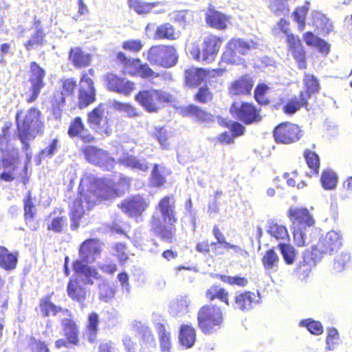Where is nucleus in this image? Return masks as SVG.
<instances>
[{"instance_id": "50", "label": "nucleus", "mask_w": 352, "mask_h": 352, "mask_svg": "<svg viewBox=\"0 0 352 352\" xmlns=\"http://www.w3.org/2000/svg\"><path fill=\"white\" fill-rule=\"evenodd\" d=\"M320 181L324 189L333 190L336 186L338 178L333 171L327 170L322 173Z\"/></svg>"}, {"instance_id": "19", "label": "nucleus", "mask_w": 352, "mask_h": 352, "mask_svg": "<svg viewBox=\"0 0 352 352\" xmlns=\"http://www.w3.org/2000/svg\"><path fill=\"white\" fill-rule=\"evenodd\" d=\"M105 82L107 88L115 92L129 95L134 89V83L122 78L113 74H107L105 76Z\"/></svg>"}, {"instance_id": "16", "label": "nucleus", "mask_w": 352, "mask_h": 352, "mask_svg": "<svg viewBox=\"0 0 352 352\" xmlns=\"http://www.w3.org/2000/svg\"><path fill=\"white\" fill-rule=\"evenodd\" d=\"M96 91L92 80L87 74L80 79L78 95L79 107L82 109L95 101Z\"/></svg>"}, {"instance_id": "27", "label": "nucleus", "mask_w": 352, "mask_h": 352, "mask_svg": "<svg viewBox=\"0 0 352 352\" xmlns=\"http://www.w3.org/2000/svg\"><path fill=\"white\" fill-rule=\"evenodd\" d=\"M67 295L73 300L83 305L86 300L87 292L86 289L80 284L78 279L70 280L67 287Z\"/></svg>"}, {"instance_id": "17", "label": "nucleus", "mask_w": 352, "mask_h": 352, "mask_svg": "<svg viewBox=\"0 0 352 352\" xmlns=\"http://www.w3.org/2000/svg\"><path fill=\"white\" fill-rule=\"evenodd\" d=\"M220 38L210 35L204 39L201 50V62L210 63L214 60L221 45Z\"/></svg>"}, {"instance_id": "40", "label": "nucleus", "mask_w": 352, "mask_h": 352, "mask_svg": "<svg viewBox=\"0 0 352 352\" xmlns=\"http://www.w3.org/2000/svg\"><path fill=\"white\" fill-rule=\"evenodd\" d=\"M262 263L264 268L269 272L272 273L278 270L279 257L274 250H270L266 252L262 258Z\"/></svg>"}, {"instance_id": "35", "label": "nucleus", "mask_w": 352, "mask_h": 352, "mask_svg": "<svg viewBox=\"0 0 352 352\" xmlns=\"http://www.w3.org/2000/svg\"><path fill=\"white\" fill-rule=\"evenodd\" d=\"M170 174V170L165 167L155 164L151 175V183L154 187H160L166 182V175Z\"/></svg>"}, {"instance_id": "20", "label": "nucleus", "mask_w": 352, "mask_h": 352, "mask_svg": "<svg viewBox=\"0 0 352 352\" xmlns=\"http://www.w3.org/2000/svg\"><path fill=\"white\" fill-rule=\"evenodd\" d=\"M148 207V204L145 199L140 196H133L125 200L121 204V208L123 212L130 217H138Z\"/></svg>"}, {"instance_id": "36", "label": "nucleus", "mask_w": 352, "mask_h": 352, "mask_svg": "<svg viewBox=\"0 0 352 352\" xmlns=\"http://www.w3.org/2000/svg\"><path fill=\"white\" fill-rule=\"evenodd\" d=\"M180 343L186 348H190L193 346L196 333L194 328L190 325H182L179 332Z\"/></svg>"}, {"instance_id": "23", "label": "nucleus", "mask_w": 352, "mask_h": 352, "mask_svg": "<svg viewBox=\"0 0 352 352\" xmlns=\"http://www.w3.org/2000/svg\"><path fill=\"white\" fill-rule=\"evenodd\" d=\"M286 41L289 50L292 53L294 58L298 63V67L300 69L305 68V50L299 38L295 36L293 34H287Z\"/></svg>"}, {"instance_id": "38", "label": "nucleus", "mask_w": 352, "mask_h": 352, "mask_svg": "<svg viewBox=\"0 0 352 352\" xmlns=\"http://www.w3.org/2000/svg\"><path fill=\"white\" fill-rule=\"evenodd\" d=\"M313 25L322 34L329 33L333 28V25L329 19L324 14L319 12H316L314 14Z\"/></svg>"}, {"instance_id": "24", "label": "nucleus", "mask_w": 352, "mask_h": 352, "mask_svg": "<svg viewBox=\"0 0 352 352\" xmlns=\"http://www.w3.org/2000/svg\"><path fill=\"white\" fill-rule=\"evenodd\" d=\"M259 295L251 292L240 293L235 296L234 307L241 311H248L259 301Z\"/></svg>"}, {"instance_id": "49", "label": "nucleus", "mask_w": 352, "mask_h": 352, "mask_svg": "<svg viewBox=\"0 0 352 352\" xmlns=\"http://www.w3.org/2000/svg\"><path fill=\"white\" fill-rule=\"evenodd\" d=\"M278 247L279 248L285 262L287 265L293 264L296 256V252L294 248L285 243H280Z\"/></svg>"}, {"instance_id": "31", "label": "nucleus", "mask_w": 352, "mask_h": 352, "mask_svg": "<svg viewBox=\"0 0 352 352\" xmlns=\"http://www.w3.org/2000/svg\"><path fill=\"white\" fill-rule=\"evenodd\" d=\"M208 72L202 68L192 67L185 71L186 83L192 87L201 84L206 78Z\"/></svg>"}, {"instance_id": "22", "label": "nucleus", "mask_w": 352, "mask_h": 352, "mask_svg": "<svg viewBox=\"0 0 352 352\" xmlns=\"http://www.w3.org/2000/svg\"><path fill=\"white\" fill-rule=\"evenodd\" d=\"M82 261H75L73 267L77 274L78 278L85 285H93L94 280L99 278L100 275L97 270Z\"/></svg>"}, {"instance_id": "42", "label": "nucleus", "mask_w": 352, "mask_h": 352, "mask_svg": "<svg viewBox=\"0 0 352 352\" xmlns=\"http://www.w3.org/2000/svg\"><path fill=\"white\" fill-rule=\"evenodd\" d=\"M267 232L276 240L287 241L289 239V234L286 228L279 225L274 221H269L267 223Z\"/></svg>"}, {"instance_id": "44", "label": "nucleus", "mask_w": 352, "mask_h": 352, "mask_svg": "<svg viewBox=\"0 0 352 352\" xmlns=\"http://www.w3.org/2000/svg\"><path fill=\"white\" fill-rule=\"evenodd\" d=\"M40 22L38 21L36 24L34 33L31 36L29 41L25 43V46L27 50L30 51L34 49L38 45L43 44V39L45 38V34L43 29L38 26Z\"/></svg>"}, {"instance_id": "60", "label": "nucleus", "mask_w": 352, "mask_h": 352, "mask_svg": "<svg viewBox=\"0 0 352 352\" xmlns=\"http://www.w3.org/2000/svg\"><path fill=\"white\" fill-rule=\"evenodd\" d=\"M269 8L275 14L280 16L288 12V9L282 0H270Z\"/></svg>"}, {"instance_id": "39", "label": "nucleus", "mask_w": 352, "mask_h": 352, "mask_svg": "<svg viewBox=\"0 0 352 352\" xmlns=\"http://www.w3.org/2000/svg\"><path fill=\"white\" fill-rule=\"evenodd\" d=\"M69 58L75 67H86L90 63V56L85 54L80 48L76 47L71 49Z\"/></svg>"}, {"instance_id": "32", "label": "nucleus", "mask_w": 352, "mask_h": 352, "mask_svg": "<svg viewBox=\"0 0 352 352\" xmlns=\"http://www.w3.org/2000/svg\"><path fill=\"white\" fill-rule=\"evenodd\" d=\"M18 258L17 254L11 253L3 247L0 246V267L6 271L13 270L16 268Z\"/></svg>"}, {"instance_id": "47", "label": "nucleus", "mask_w": 352, "mask_h": 352, "mask_svg": "<svg viewBox=\"0 0 352 352\" xmlns=\"http://www.w3.org/2000/svg\"><path fill=\"white\" fill-rule=\"evenodd\" d=\"M304 83L307 90L305 92L301 91L300 94H305V97L308 100L311 94L319 91V82L313 75L306 74L304 78Z\"/></svg>"}, {"instance_id": "62", "label": "nucleus", "mask_w": 352, "mask_h": 352, "mask_svg": "<svg viewBox=\"0 0 352 352\" xmlns=\"http://www.w3.org/2000/svg\"><path fill=\"white\" fill-rule=\"evenodd\" d=\"M339 342V334L335 328L328 330V335L326 339L327 348L328 350H333L335 346Z\"/></svg>"}, {"instance_id": "58", "label": "nucleus", "mask_w": 352, "mask_h": 352, "mask_svg": "<svg viewBox=\"0 0 352 352\" xmlns=\"http://www.w3.org/2000/svg\"><path fill=\"white\" fill-rule=\"evenodd\" d=\"M115 292L113 287L107 283L99 285V298L103 301L108 302L113 298Z\"/></svg>"}, {"instance_id": "26", "label": "nucleus", "mask_w": 352, "mask_h": 352, "mask_svg": "<svg viewBox=\"0 0 352 352\" xmlns=\"http://www.w3.org/2000/svg\"><path fill=\"white\" fill-rule=\"evenodd\" d=\"M118 163L134 170L146 172L148 169L147 161L129 153H123L118 158Z\"/></svg>"}, {"instance_id": "6", "label": "nucleus", "mask_w": 352, "mask_h": 352, "mask_svg": "<svg viewBox=\"0 0 352 352\" xmlns=\"http://www.w3.org/2000/svg\"><path fill=\"white\" fill-rule=\"evenodd\" d=\"M146 59L151 65L169 68L176 65L178 55L173 46L155 45L147 52Z\"/></svg>"}, {"instance_id": "34", "label": "nucleus", "mask_w": 352, "mask_h": 352, "mask_svg": "<svg viewBox=\"0 0 352 352\" xmlns=\"http://www.w3.org/2000/svg\"><path fill=\"white\" fill-rule=\"evenodd\" d=\"M162 3L159 1L148 3L143 0H128L129 8L140 15L150 13L153 8Z\"/></svg>"}, {"instance_id": "12", "label": "nucleus", "mask_w": 352, "mask_h": 352, "mask_svg": "<svg viewBox=\"0 0 352 352\" xmlns=\"http://www.w3.org/2000/svg\"><path fill=\"white\" fill-rule=\"evenodd\" d=\"M301 135L299 126L290 122L281 123L274 131L275 140L283 144H290L296 142L300 138Z\"/></svg>"}, {"instance_id": "10", "label": "nucleus", "mask_w": 352, "mask_h": 352, "mask_svg": "<svg viewBox=\"0 0 352 352\" xmlns=\"http://www.w3.org/2000/svg\"><path fill=\"white\" fill-rule=\"evenodd\" d=\"M30 69L29 82L30 87L29 92L25 94V100L28 103H32L37 99L41 90L45 86V72L36 62L31 63Z\"/></svg>"}, {"instance_id": "37", "label": "nucleus", "mask_w": 352, "mask_h": 352, "mask_svg": "<svg viewBox=\"0 0 352 352\" xmlns=\"http://www.w3.org/2000/svg\"><path fill=\"white\" fill-rule=\"evenodd\" d=\"M62 325L65 335L69 343L76 344L78 342V330L76 323L70 318H63Z\"/></svg>"}, {"instance_id": "51", "label": "nucleus", "mask_w": 352, "mask_h": 352, "mask_svg": "<svg viewBox=\"0 0 352 352\" xmlns=\"http://www.w3.org/2000/svg\"><path fill=\"white\" fill-rule=\"evenodd\" d=\"M138 74L144 78L158 77L159 74L153 72L147 63H142L140 59L133 60Z\"/></svg>"}, {"instance_id": "21", "label": "nucleus", "mask_w": 352, "mask_h": 352, "mask_svg": "<svg viewBox=\"0 0 352 352\" xmlns=\"http://www.w3.org/2000/svg\"><path fill=\"white\" fill-rule=\"evenodd\" d=\"M155 24L148 23L145 28V32L148 37H152L155 40L168 39L175 40L176 39L175 28L170 23H165L158 25L153 34H151V32L154 30Z\"/></svg>"}, {"instance_id": "9", "label": "nucleus", "mask_w": 352, "mask_h": 352, "mask_svg": "<svg viewBox=\"0 0 352 352\" xmlns=\"http://www.w3.org/2000/svg\"><path fill=\"white\" fill-rule=\"evenodd\" d=\"M135 100L148 112H157L161 103L169 102L172 96L164 91L150 89L138 93Z\"/></svg>"}, {"instance_id": "53", "label": "nucleus", "mask_w": 352, "mask_h": 352, "mask_svg": "<svg viewBox=\"0 0 352 352\" xmlns=\"http://www.w3.org/2000/svg\"><path fill=\"white\" fill-rule=\"evenodd\" d=\"M113 107L117 111L124 113L128 118H135L139 116L136 109L129 103L116 101L113 103Z\"/></svg>"}, {"instance_id": "63", "label": "nucleus", "mask_w": 352, "mask_h": 352, "mask_svg": "<svg viewBox=\"0 0 352 352\" xmlns=\"http://www.w3.org/2000/svg\"><path fill=\"white\" fill-rule=\"evenodd\" d=\"M269 89V87L265 84H258L254 90V98L256 100L261 104H266L267 100L265 98L264 96L267 91Z\"/></svg>"}, {"instance_id": "61", "label": "nucleus", "mask_w": 352, "mask_h": 352, "mask_svg": "<svg viewBox=\"0 0 352 352\" xmlns=\"http://www.w3.org/2000/svg\"><path fill=\"white\" fill-rule=\"evenodd\" d=\"M36 213V208L34 205L30 192H28L27 198L24 201V217L25 220L32 219Z\"/></svg>"}, {"instance_id": "13", "label": "nucleus", "mask_w": 352, "mask_h": 352, "mask_svg": "<svg viewBox=\"0 0 352 352\" xmlns=\"http://www.w3.org/2000/svg\"><path fill=\"white\" fill-rule=\"evenodd\" d=\"M230 113L234 118L247 124L259 120V115L256 108L248 102H234L230 107Z\"/></svg>"}, {"instance_id": "5", "label": "nucleus", "mask_w": 352, "mask_h": 352, "mask_svg": "<svg viewBox=\"0 0 352 352\" xmlns=\"http://www.w3.org/2000/svg\"><path fill=\"white\" fill-rule=\"evenodd\" d=\"M103 194L100 189H94V186H91L89 190L85 194H80L79 198L74 200L71 206V219L72 224L71 228L75 230L78 227V221L81 219L86 210H89L97 201L99 197H102Z\"/></svg>"}, {"instance_id": "2", "label": "nucleus", "mask_w": 352, "mask_h": 352, "mask_svg": "<svg viewBox=\"0 0 352 352\" xmlns=\"http://www.w3.org/2000/svg\"><path fill=\"white\" fill-rule=\"evenodd\" d=\"M40 115L38 110L31 108L27 112H18L16 116L19 138L28 160H30L32 157V153L29 151L28 142L34 139L43 128V124L40 120Z\"/></svg>"}, {"instance_id": "11", "label": "nucleus", "mask_w": 352, "mask_h": 352, "mask_svg": "<svg viewBox=\"0 0 352 352\" xmlns=\"http://www.w3.org/2000/svg\"><path fill=\"white\" fill-rule=\"evenodd\" d=\"M87 160L102 168L111 170L116 164L115 160L108 153L95 146H88L84 149Z\"/></svg>"}, {"instance_id": "57", "label": "nucleus", "mask_w": 352, "mask_h": 352, "mask_svg": "<svg viewBox=\"0 0 352 352\" xmlns=\"http://www.w3.org/2000/svg\"><path fill=\"white\" fill-rule=\"evenodd\" d=\"M98 316L96 313H91L88 318V331H89V338L88 340L92 342L95 338L98 331Z\"/></svg>"}, {"instance_id": "54", "label": "nucleus", "mask_w": 352, "mask_h": 352, "mask_svg": "<svg viewBox=\"0 0 352 352\" xmlns=\"http://www.w3.org/2000/svg\"><path fill=\"white\" fill-rule=\"evenodd\" d=\"M304 156L309 168L312 170L313 173L318 174L320 167V160L318 155L315 152L306 150L304 153Z\"/></svg>"}, {"instance_id": "25", "label": "nucleus", "mask_w": 352, "mask_h": 352, "mask_svg": "<svg viewBox=\"0 0 352 352\" xmlns=\"http://www.w3.org/2000/svg\"><path fill=\"white\" fill-rule=\"evenodd\" d=\"M67 133L70 138L78 136L85 142L89 143L94 140V137L85 128L80 117H76L71 122Z\"/></svg>"}, {"instance_id": "55", "label": "nucleus", "mask_w": 352, "mask_h": 352, "mask_svg": "<svg viewBox=\"0 0 352 352\" xmlns=\"http://www.w3.org/2000/svg\"><path fill=\"white\" fill-rule=\"evenodd\" d=\"M228 296V294L224 289L219 288L217 287H211L206 293V296L208 299L212 300L214 298H218L222 302H225L226 304L228 305L229 302Z\"/></svg>"}, {"instance_id": "8", "label": "nucleus", "mask_w": 352, "mask_h": 352, "mask_svg": "<svg viewBox=\"0 0 352 352\" xmlns=\"http://www.w3.org/2000/svg\"><path fill=\"white\" fill-rule=\"evenodd\" d=\"M197 320L201 331L206 334H210L222 323L223 314L218 307L205 305L199 311Z\"/></svg>"}, {"instance_id": "1", "label": "nucleus", "mask_w": 352, "mask_h": 352, "mask_svg": "<svg viewBox=\"0 0 352 352\" xmlns=\"http://www.w3.org/2000/svg\"><path fill=\"white\" fill-rule=\"evenodd\" d=\"M175 208L174 198L171 196L164 197L157 206L151 222L153 232L168 243H173L175 239L174 223L177 218Z\"/></svg>"}, {"instance_id": "43", "label": "nucleus", "mask_w": 352, "mask_h": 352, "mask_svg": "<svg viewBox=\"0 0 352 352\" xmlns=\"http://www.w3.org/2000/svg\"><path fill=\"white\" fill-rule=\"evenodd\" d=\"M308 104L305 94H300V98L296 97L291 99L284 105L283 111L286 114L292 115L298 111L302 107H307Z\"/></svg>"}, {"instance_id": "15", "label": "nucleus", "mask_w": 352, "mask_h": 352, "mask_svg": "<svg viewBox=\"0 0 352 352\" xmlns=\"http://www.w3.org/2000/svg\"><path fill=\"white\" fill-rule=\"evenodd\" d=\"M101 245L98 240L89 239L85 241L80 245L79 250L80 260L76 261H82V263H92L100 255Z\"/></svg>"}, {"instance_id": "33", "label": "nucleus", "mask_w": 352, "mask_h": 352, "mask_svg": "<svg viewBox=\"0 0 352 352\" xmlns=\"http://www.w3.org/2000/svg\"><path fill=\"white\" fill-rule=\"evenodd\" d=\"M189 304L187 296H181L170 302L169 312L173 316H182L188 313Z\"/></svg>"}, {"instance_id": "64", "label": "nucleus", "mask_w": 352, "mask_h": 352, "mask_svg": "<svg viewBox=\"0 0 352 352\" xmlns=\"http://www.w3.org/2000/svg\"><path fill=\"white\" fill-rule=\"evenodd\" d=\"M212 233L214 236L217 241V243L222 245L224 248L226 249H235L236 246L235 245L230 244L226 241V238L223 234L220 231L219 228L215 226L212 229Z\"/></svg>"}, {"instance_id": "28", "label": "nucleus", "mask_w": 352, "mask_h": 352, "mask_svg": "<svg viewBox=\"0 0 352 352\" xmlns=\"http://www.w3.org/2000/svg\"><path fill=\"white\" fill-rule=\"evenodd\" d=\"M184 116H189L196 118L199 122L210 123L214 121L213 116L201 109L198 107L190 104L182 109Z\"/></svg>"}, {"instance_id": "3", "label": "nucleus", "mask_w": 352, "mask_h": 352, "mask_svg": "<svg viewBox=\"0 0 352 352\" xmlns=\"http://www.w3.org/2000/svg\"><path fill=\"white\" fill-rule=\"evenodd\" d=\"M288 213L293 223L295 243L300 247L307 245L311 241L312 233L316 231L312 215L305 208L292 207Z\"/></svg>"}, {"instance_id": "59", "label": "nucleus", "mask_w": 352, "mask_h": 352, "mask_svg": "<svg viewBox=\"0 0 352 352\" xmlns=\"http://www.w3.org/2000/svg\"><path fill=\"white\" fill-rule=\"evenodd\" d=\"M67 225V221L65 217H57L52 219L48 229L55 232H61Z\"/></svg>"}, {"instance_id": "41", "label": "nucleus", "mask_w": 352, "mask_h": 352, "mask_svg": "<svg viewBox=\"0 0 352 352\" xmlns=\"http://www.w3.org/2000/svg\"><path fill=\"white\" fill-rule=\"evenodd\" d=\"M160 339L161 352H170L172 344L170 334L166 330L164 324L158 323L156 326Z\"/></svg>"}, {"instance_id": "18", "label": "nucleus", "mask_w": 352, "mask_h": 352, "mask_svg": "<svg viewBox=\"0 0 352 352\" xmlns=\"http://www.w3.org/2000/svg\"><path fill=\"white\" fill-rule=\"evenodd\" d=\"M91 127L100 133H108V118L104 115V104H100L89 114L87 118Z\"/></svg>"}, {"instance_id": "45", "label": "nucleus", "mask_w": 352, "mask_h": 352, "mask_svg": "<svg viewBox=\"0 0 352 352\" xmlns=\"http://www.w3.org/2000/svg\"><path fill=\"white\" fill-rule=\"evenodd\" d=\"M40 307L43 316H49L51 314L56 315L59 311H63L67 316H70L67 309L63 310L61 307L56 306L47 298L41 300Z\"/></svg>"}, {"instance_id": "48", "label": "nucleus", "mask_w": 352, "mask_h": 352, "mask_svg": "<svg viewBox=\"0 0 352 352\" xmlns=\"http://www.w3.org/2000/svg\"><path fill=\"white\" fill-rule=\"evenodd\" d=\"M76 86V81L72 78L61 80L60 102L62 104L65 103V97L73 95Z\"/></svg>"}, {"instance_id": "7", "label": "nucleus", "mask_w": 352, "mask_h": 352, "mask_svg": "<svg viewBox=\"0 0 352 352\" xmlns=\"http://www.w3.org/2000/svg\"><path fill=\"white\" fill-rule=\"evenodd\" d=\"M342 246V236L340 232L331 230L322 234L313 246L312 255L316 258L331 255Z\"/></svg>"}, {"instance_id": "4", "label": "nucleus", "mask_w": 352, "mask_h": 352, "mask_svg": "<svg viewBox=\"0 0 352 352\" xmlns=\"http://www.w3.org/2000/svg\"><path fill=\"white\" fill-rule=\"evenodd\" d=\"M258 46V43L252 39L233 38L227 44L223 59L228 63L241 65L244 62L241 56L251 53Z\"/></svg>"}, {"instance_id": "30", "label": "nucleus", "mask_w": 352, "mask_h": 352, "mask_svg": "<svg viewBox=\"0 0 352 352\" xmlns=\"http://www.w3.org/2000/svg\"><path fill=\"white\" fill-rule=\"evenodd\" d=\"M253 87L252 78L249 76H243L233 82L230 87V93L233 95L248 94Z\"/></svg>"}, {"instance_id": "29", "label": "nucleus", "mask_w": 352, "mask_h": 352, "mask_svg": "<svg viewBox=\"0 0 352 352\" xmlns=\"http://www.w3.org/2000/svg\"><path fill=\"white\" fill-rule=\"evenodd\" d=\"M206 21L208 25L214 28L223 30L230 23V16L213 9H209L206 14Z\"/></svg>"}, {"instance_id": "56", "label": "nucleus", "mask_w": 352, "mask_h": 352, "mask_svg": "<svg viewBox=\"0 0 352 352\" xmlns=\"http://www.w3.org/2000/svg\"><path fill=\"white\" fill-rule=\"evenodd\" d=\"M300 325L305 327L312 334L320 335L323 332L322 324L319 321H316L311 318L301 320Z\"/></svg>"}, {"instance_id": "52", "label": "nucleus", "mask_w": 352, "mask_h": 352, "mask_svg": "<svg viewBox=\"0 0 352 352\" xmlns=\"http://www.w3.org/2000/svg\"><path fill=\"white\" fill-rule=\"evenodd\" d=\"M309 3L305 2L302 6L296 8V11L293 13L294 20L298 23V29L302 31L305 26V19L307 11L309 10Z\"/></svg>"}, {"instance_id": "46", "label": "nucleus", "mask_w": 352, "mask_h": 352, "mask_svg": "<svg viewBox=\"0 0 352 352\" xmlns=\"http://www.w3.org/2000/svg\"><path fill=\"white\" fill-rule=\"evenodd\" d=\"M351 255L349 252H342L338 254L333 261V268L337 272H341L346 269L351 262Z\"/></svg>"}, {"instance_id": "14", "label": "nucleus", "mask_w": 352, "mask_h": 352, "mask_svg": "<svg viewBox=\"0 0 352 352\" xmlns=\"http://www.w3.org/2000/svg\"><path fill=\"white\" fill-rule=\"evenodd\" d=\"M6 129L0 135V151L2 153L1 165L3 168L14 167L19 158L18 150L9 142L6 134Z\"/></svg>"}]
</instances>
